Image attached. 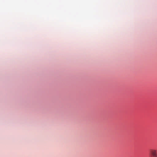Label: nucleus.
Returning a JSON list of instances; mask_svg holds the SVG:
<instances>
[{
	"mask_svg": "<svg viewBox=\"0 0 157 157\" xmlns=\"http://www.w3.org/2000/svg\"><path fill=\"white\" fill-rule=\"evenodd\" d=\"M150 153L151 157H157V150L154 149H150Z\"/></svg>",
	"mask_w": 157,
	"mask_h": 157,
	"instance_id": "nucleus-1",
	"label": "nucleus"
}]
</instances>
